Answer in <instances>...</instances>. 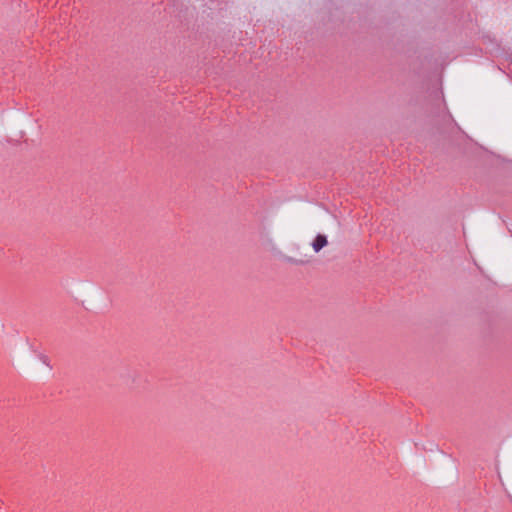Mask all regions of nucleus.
I'll return each instance as SVG.
<instances>
[{"instance_id": "obj_1", "label": "nucleus", "mask_w": 512, "mask_h": 512, "mask_svg": "<svg viewBox=\"0 0 512 512\" xmlns=\"http://www.w3.org/2000/svg\"><path fill=\"white\" fill-rule=\"evenodd\" d=\"M327 243V237L323 234H318L312 242V247L315 252H319Z\"/></svg>"}]
</instances>
